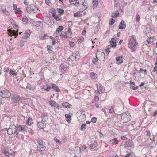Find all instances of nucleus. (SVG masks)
I'll use <instances>...</instances> for the list:
<instances>
[{
  "instance_id": "obj_57",
  "label": "nucleus",
  "mask_w": 157,
  "mask_h": 157,
  "mask_svg": "<svg viewBox=\"0 0 157 157\" xmlns=\"http://www.w3.org/2000/svg\"><path fill=\"white\" fill-rule=\"evenodd\" d=\"M69 1L70 3L71 4L75 5L76 2V1H75V0H69Z\"/></svg>"
},
{
  "instance_id": "obj_42",
  "label": "nucleus",
  "mask_w": 157,
  "mask_h": 157,
  "mask_svg": "<svg viewBox=\"0 0 157 157\" xmlns=\"http://www.w3.org/2000/svg\"><path fill=\"white\" fill-rule=\"evenodd\" d=\"M119 12H118V11H117L115 12L114 13H113L111 15V16L113 17H116L119 15Z\"/></svg>"
},
{
  "instance_id": "obj_17",
  "label": "nucleus",
  "mask_w": 157,
  "mask_h": 157,
  "mask_svg": "<svg viewBox=\"0 0 157 157\" xmlns=\"http://www.w3.org/2000/svg\"><path fill=\"white\" fill-rule=\"evenodd\" d=\"M52 87L51 88L53 90H54L55 91L57 92H60V89L57 86H56V85L54 84H52Z\"/></svg>"
},
{
  "instance_id": "obj_51",
  "label": "nucleus",
  "mask_w": 157,
  "mask_h": 157,
  "mask_svg": "<svg viewBox=\"0 0 157 157\" xmlns=\"http://www.w3.org/2000/svg\"><path fill=\"white\" fill-rule=\"evenodd\" d=\"M22 21L24 22L25 24L28 22V20L27 18L26 17H25L23 18Z\"/></svg>"
},
{
  "instance_id": "obj_58",
  "label": "nucleus",
  "mask_w": 157,
  "mask_h": 157,
  "mask_svg": "<svg viewBox=\"0 0 157 157\" xmlns=\"http://www.w3.org/2000/svg\"><path fill=\"white\" fill-rule=\"evenodd\" d=\"M97 121V118L96 117H94L92 118L91 119V122L93 123H95Z\"/></svg>"
},
{
  "instance_id": "obj_63",
  "label": "nucleus",
  "mask_w": 157,
  "mask_h": 157,
  "mask_svg": "<svg viewBox=\"0 0 157 157\" xmlns=\"http://www.w3.org/2000/svg\"><path fill=\"white\" fill-rule=\"evenodd\" d=\"M67 33L71 35L72 34V32L71 29H70V28H69V29L67 30Z\"/></svg>"
},
{
  "instance_id": "obj_7",
  "label": "nucleus",
  "mask_w": 157,
  "mask_h": 157,
  "mask_svg": "<svg viewBox=\"0 0 157 157\" xmlns=\"http://www.w3.org/2000/svg\"><path fill=\"white\" fill-rule=\"evenodd\" d=\"M49 103L51 106L57 108L58 109H60L62 108L61 105H58L56 102L52 100L50 101Z\"/></svg>"
},
{
  "instance_id": "obj_50",
  "label": "nucleus",
  "mask_w": 157,
  "mask_h": 157,
  "mask_svg": "<svg viewBox=\"0 0 157 157\" xmlns=\"http://www.w3.org/2000/svg\"><path fill=\"white\" fill-rule=\"evenodd\" d=\"M99 29V26L97 25L95 27L94 33L96 34L98 32Z\"/></svg>"
},
{
  "instance_id": "obj_8",
  "label": "nucleus",
  "mask_w": 157,
  "mask_h": 157,
  "mask_svg": "<svg viewBox=\"0 0 157 157\" xmlns=\"http://www.w3.org/2000/svg\"><path fill=\"white\" fill-rule=\"evenodd\" d=\"M7 31L8 35L10 36H17L18 35V32H17L15 30H12L10 29H9ZM17 37V36H15L14 38H16Z\"/></svg>"
},
{
  "instance_id": "obj_34",
  "label": "nucleus",
  "mask_w": 157,
  "mask_h": 157,
  "mask_svg": "<svg viewBox=\"0 0 157 157\" xmlns=\"http://www.w3.org/2000/svg\"><path fill=\"white\" fill-rule=\"evenodd\" d=\"M110 142L111 144H114L117 143L118 140L116 138H115L113 140H110Z\"/></svg>"
},
{
  "instance_id": "obj_1",
  "label": "nucleus",
  "mask_w": 157,
  "mask_h": 157,
  "mask_svg": "<svg viewBox=\"0 0 157 157\" xmlns=\"http://www.w3.org/2000/svg\"><path fill=\"white\" fill-rule=\"evenodd\" d=\"M136 37L135 35H132L130 37L129 40L128 41V47L134 51L135 47L137 44V42L136 40Z\"/></svg>"
},
{
  "instance_id": "obj_23",
  "label": "nucleus",
  "mask_w": 157,
  "mask_h": 157,
  "mask_svg": "<svg viewBox=\"0 0 157 157\" xmlns=\"http://www.w3.org/2000/svg\"><path fill=\"white\" fill-rule=\"evenodd\" d=\"M48 120V117L47 114L45 113L43 115L42 121L45 122L47 121Z\"/></svg>"
},
{
  "instance_id": "obj_54",
  "label": "nucleus",
  "mask_w": 157,
  "mask_h": 157,
  "mask_svg": "<svg viewBox=\"0 0 157 157\" xmlns=\"http://www.w3.org/2000/svg\"><path fill=\"white\" fill-rule=\"evenodd\" d=\"M140 19V16L138 14L136 15V21L137 22H139Z\"/></svg>"
},
{
  "instance_id": "obj_49",
  "label": "nucleus",
  "mask_w": 157,
  "mask_h": 157,
  "mask_svg": "<svg viewBox=\"0 0 157 157\" xmlns=\"http://www.w3.org/2000/svg\"><path fill=\"white\" fill-rule=\"evenodd\" d=\"M61 35L64 38H67V35L66 33L65 32H62L61 33Z\"/></svg>"
},
{
  "instance_id": "obj_28",
  "label": "nucleus",
  "mask_w": 157,
  "mask_h": 157,
  "mask_svg": "<svg viewBox=\"0 0 157 157\" xmlns=\"http://www.w3.org/2000/svg\"><path fill=\"white\" fill-rule=\"evenodd\" d=\"M64 28L62 26H60L56 30L55 33H54V35L56 34H57V33H59L62 30H63Z\"/></svg>"
},
{
  "instance_id": "obj_30",
  "label": "nucleus",
  "mask_w": 157,
  "mask_h": 157,
  "mask_svg": "<svg viewBox=\"0 0 157 157\" xmlns=\"http://www.w3.org/2000/svg\"><path fill=\"white\" fill-rule=\"evenodd\" d=\"M42 88L44 89L45 91L48 92L51 89V87L47 86H43Z\"/></svg>"
},
{
  "instance_id": "obj_31",
  "label": "nucleus",
  "mask_w": 157,
  "mask_h": 157,
  "mask_svg": "<svg viewBox=\"0 0 157 157\" xmlns=\"http://www.w3.org/2000/svg\"><path fill=\"white\" fill-rule=\"evenodd\" d=\"M106 109L109 110V113H115L114 110L112 106L110 107H108V108H106Z\"/></svg>"
},
{
  "instance_id": "obj_18",
  "label": "nucleus",
  "mask_w": 157,
  "mask_h": 157,
  "mask_svg": "<svg viewBox=\"0 0 157 157\" xmlns=\"http://www.w3.org/2000/svg\"><path fill=\"white\" fill-rule=\"evenodd\" d=\"M0 11L7 16H9L10 15L9 12L6 10V8L3 9L2 7H0Z\"/></svg>"
},
{
  "instance_id": "obj_13",
  "label": "nucleus",
  "mask_w": 157,
  "mask_h": 157,
  "mask_svg": "<svg viewBox=\"0 0 157 157\" xmlns=\"http://www.w3.org/2000/svg\"><path fill=\"white\" fill-rule=\"evenodd\" d=\"M11 98L13 99V101L15 103L18 102L21 99L20 97L18 95L11 96Z\"/></svg>"
},
{
  "instance_id": "obj_32",
  "label": "nucleus",
  "mask_w": 157,
  "mask_h": 157,
  "mask_svg": "<svg viewBox=\"0 0 157 157\" xmlns=\"http://www.w3.org/2000/svg\"><path fill=\"white\" fill-rule=\"evenodd\" d=\"M32 23L33 25L35 26H40L41 24V22L40 21H33Z\"/></svg>"
},
{
  "instance_id": "obj_15",
  "label": "nucleus",
  "mask_w": 157,
  "mask_h": 157,
  "mask_svg": "<svg viewBox=\"0 0 157 157\" xmlns=\"http://www.w3.org/2000/svg\"><path fill=\"white\" fill-rule=\"evenodd\" d=\"M37 147L38 150L42 151H44L46 149L45 146H44L43 144L38 145Z\"/></svg>"
},
{
  "instance_id": "obj_46",
  "label": "nucleus",
  "mask_w": 157,
  "mask_h": 157,
  "mask_svg": "<svg viewBox=\"0 0 157 157\" xmlns=\"http://www.w3.org/2000/svg\"><path fill=\"white\" fill-rule=\"evenodd\" d=\"M90 76L93 79H95L96 78V74L95 73L91 72L90 73Z\"/></svg>"
},
{
  "instance_id": "obj_4",
  "label": "nucleus",
  "mask_w": 157,
  "mask_h": 157,
  "mask_svg": "<svg viewBox=\"0 0 157 157\" xmlns=\"http://www.w3.org/2000/svg\"><path fill=\"white\" fill-rule=\"evenodd\" d=\"M78 119L79 122H82L86 119L85 112L84 111H81L77 113Z\"/></svg>"
},
{
  "instance_id": "obj_3",
  "label": "nucleus",
  "mask_w": 157,
  "mask_h": 157,
  "mask_svg": "<svg viewBox=\"0 0 157 157\" xmlns=\"http://www.w3.org/2000/svg\"><path fill=\"white\" fill-rule=\"evenodd\" d=\"M11 96V93L7 89H2L0 90V96L4 98L9 97Z\"/></svg>"
},
{
  "instance_id": "obj_9",
  "label": "nucleus",
  "mask_w": 157,
  "mask_h": 157,
  "mask_svg": "<svg viewBox=\"0 0 157 157\" xmlns=\"http://www.w3.org/2000/svg\"><path fill=\"white\" fill-rule=\"evenodd\" d=\"M13 128L11 129V130L8 132V134L9 135H11L13 133H16V135H17L18 134V132L17 131V125L16 126H13Z\"/></svg>"
},
{
  "instance_id": "obj_38",
  "label": "nucleus",
  "mask_w": 157,
  "mask_h": 157,
  "mask_svg": "<svg viewBox=\"0 0 157 157\" xmlns=\"http://www.w3.org/2000/svg\"><path fill=\"white\" fill-rule=\"evenodd\" d=\"M96 145L97 142L95 141H94L93 143L91 144L90 145V147L91 149H92L95 148L96 147Z\"/></svg>"
},
{
  "instance_id": "obj_45",
  "label": "nucleus",
  "mask_w": 157,
  "mask_h": 157,
  "mask_svg": "<svg viewBox=\"0 0 157 157\" xmlns=\"http://www.w3.org/2000/svg\"><path fill=\"white\" fill-rule=\"evenodd\" d=\"M132 152L131 151H129L126 154L125 157H131Z\"/></svg>"
},
{
  "instance_id": "obj_5",
  "label": "nucleus",
  "mask_w": 157,
  "mask_h": 157,
  "mask_svg": "<svg viewBox=\"0 0 157 157\" xmlns=\"http://www.w3.org/2000/svg\"><path fill=\"white\" fill-rule=\"evenodd\" d=\"M131 116L128 112L123 113L121 116V119L124 122H127L130 120Z\"/></svg>"
},
{
  "instance_id": "obj_2",
  "label": "nucleus",
  "mask_w": 157,
  "mask_h": 157,
  "mask_svg": "<svg viewBox=\"0 0 157 157\" xmlns=\"http://www.w3.org/2000/svg\"><path fill=\"white\" fill-rule=\"evenodd\" d=\"M26 10L29 13H40V11L33 4L29 5L26 7Z\"/></svg>"
},
{
  "instance_id": "obj_56",
  "label": "nucleus",
  "mask_w": 157,
  "mask_h": 157,
  "mask_svg": "<svg viewBox=\"0 0 157 157\" xmlns=\"http://www.w3.org/2000/svg\"><path fill=\"white\" fill-rule=\"evenodd\" d=\"M115 21V20L113 18L110 19V23H109V25H112L114 23Z\"/></svg>"
},
{
  "instance_id": "obj_48",
  "label": "nucleus",
  "mask_w": 157,
  "mask_h": 157,
  "mask_svg": "<svg viewBox=\"0 0 157 157\" xmlns=\"http://www.w3.org/2000/svg\"><path fill=\"white\" fill-rule=\"evenodd\" d=\"M15 13L16 14H17L18 13L21 14L22 13V12L21 10H20V9L18 8L17 9V10H15Z\"/></svg>"
},
{
  "instance_id": "obj_53",
  "label": "nucleus",
  "mask_w": 157,
  "mask_h": 157,
  "mask_svg": "<svg viewBox=\"0 0 157 157\" xmlns=\"http://www.w3.org/2000/svg\"><path fill=\"white\" fill-rule=\"evenodd\" d=\"M93 6H96L98 5V1L97 0H94L93 1Z\"/></svg>"
},
{
  "instance_id": "obj_14",
  "label": "nucleus",
  "mask_w": 157,
  "mask_h": 157,
  "mask_svg": "<svg viewBox=\"0 0 157 157\" xmlns=\"http://www.w3.org/2000/svg\"><path fill=\"white\" fill-rule=\"evenodd\" d=\"M30 33L29 30H26L25 32V35L23 36L22 37L26 39L27 38L30 37Z\"/></svg>"
},
{
  "instance_id": "obj_19",
  "label": "nucleus",
  "mask_w": 157,
  "mask_h": 157,
  "mask_svg": "<svg viewBox=\"0 0 157 157\" xmlns=\"http://www.w3.org/2000/svg\"><path fill=\"white\" fill-rule=\"evenodd\" d=\"M116 59L117 61V63L118 64L121 63L123 61L122 57L121 56L116 57Z\"/></svg>"
},
{
  "instance_id": "obj_12",
  "label": "nucleus",
  "mask_w": 157,
  "mask_h": 157,
  "mask_svg": "<svg viewBox=\"0 0 157 157\" xmlns=\"http://www.w3.org/2000/svg\"><path fill=\"white\" fill-rule=\"evenodd\" d=\"M96 86L97 87V90L95 91V93L98 92L99 94L101 93L103 87L102 85L101 84H96Z\"/></svg>"
},
{
  "instance_id": "obj_29",
  "label": "nucleus",
  "mask_w": 157,
  "mask_h": 157,
  "mask_svg": "<svg viewBox=\"0 0 157 157\" xmlns=\"http://www.w3.org/2000/svg\"><path fill=\"white\" fill-rule=\"evenodd\" d=\"M62 106L63 107L69 108L71 105L68 102H65L62 104Z\"/></svg>"
},
{
  "instance_id": "obj_27",
  "label": "nucleus",
  "mask_w": 157,
  "mask_h": 157,
  "mask_svg": "<svg viewBox=\"0 0 157 157\" xmlns=\"http://www.w3.org/2000/svg\"><path fill=\"white\" fill-rule=\"evenodd\" d=\"M78 57L76 56L75 54H73L70 57V59H71L72 60H76L77 58H79V56H77Z\"/></svg>"
},
{
  "instance_id": "obj_60",
  "label": "nucleus",
  "mask_w": 157,
  "mask_h": 157,
  "mask_svg": "<svg viewBox=\"0 0 157 157\" xmlns=\"http://www.w3.org/2000/svg\"><path fill=\"white\" fill-rule=\"evenodd\" d=\"M4 153L6 157H9V156L10 154L7 151H5Z\"/></svg>"
},
{
  "instance_id": "obj_64",
  "label": "nucleus",
  "mask_w": 157,
  "mask_h": 157,
  "mask_svg": "<svg viewBox=\"0 0 157 157\" xmlns=\"http://www.w3.org/2000/svg\"><path fill=\"white\" fill-rule=\"evenodd\" d=\"M155 65H156L154 68L153 70L154 72H157V62L156 63Z\"/></svg>"
},
{
  "instance_id": "obj_41",
  "label": "nucleus",
  "mask_w": 157,
  "mask_h": 157,
  "mask_svg": "<svg viewBox=\"0 0 157 157\" xmlns=\"http://www.w3.org/2000/svg\"><path fill=\"white\" fill-rule=\"evenodd\" d=\"M36 141L38 144V145L43 144V140L41 139L40 138H38L36 140Z\"/></svg>"
},
{
  "instance_id": "obj_61",
  "label": "nucleus",
  "mask_w": 157,
  "mask_h": 157,
  "mask_svg": "<svg viewBox=\"0 0 157 157\" xmlns=\"http://www.w3.org/2000/svg\"><path fill=\"white\" fill-rule=\"evenodd\" d=\"M84 40V38L82 37H81L79 38L78 40V41L79 42L81 43Z\"/></svg>"
},
{
  "instance_id": "obj_22",
  "label": "nucleus",
  "mask_w": 157,
  "mask_h": 157,
  "mask_svg": "<svg viewBox=\"0 0 157 157\" xmlns=\"http://www.w3.org/2000/svg\"><path fill=\"white\" fill-rule=\"evenodd\" d=\"M26 42V39L22 37L20 42V46L21 47H22L24 46L25 43Z\"/></svg>"
},
{
  "instance_id": "obj_36",
  "label": "nucleus",
  "mask_w": 157,
  "mask_h": 157,
  "mask_svg": "<svg viewBox=\"0 0 157 157\" xmlns=\"http://www.w3.org/2000/svg\"><path fill=\"white\" fill-rule=\"evenodd\" d=\"M82 15L80 13V11H78L74 14V17H81L82 16Z\"/></svg>"
},
{
  "instance_id": "obj_39",
  "label": "nucleus",
  "mask_w": 157,
  "mask_h": 157,
  "mask_svg": "<svg viewBox=\"0 0 157 157\" xmlns=\"http://www.w3.org/2000/svg\"><path fill=\"white\" fill-rule=\"evenodd\" d=\"M50 12L52 14V16L55 14H56V11L55 9L52 8L50 10Z\"/></svg>"
},
{
  "instance_id": "obj_26",
  "label": "nucleus",
  "mask_w": 157,
  "mask_h": 157,
  "mask_svg": "<svg viewBox=\"0 0 157 157\" xmlns=\"http://www.w3.org/2000/svg\"><path fill=\"white\" fill-rule=\"evenodd\" d=\"M9 74L10 76H11L12 75L16 76L17 75V72L12 69H10L9 71Z\"/></svg>"
},
{
  "instance_id": "obj_21",
  "label": "nucleus",
  "mask_w": 157,
  "mask_h": 157,
  "mask_svg": "<svg viewBox=\"0 0 157 157\" xmlns=\"http://www.w3.org/2000/svg\"><path fill=\"white\" fill-rule=\"evenodd\" d=\"M26 88L29 90L33 91L36 89V86H34L31 85L30 84H28L27 85Z\"/></svg>"
},
{
  "instance_id": "obj_6",
  "label": "nucleus",
  "mask_w": 157,
  "mask_h": 157,
  "mask_svg": "<svg viewBox=\"0 0 157 157\" xmlns=\"http://www.w3.org/2000/svg\"><path fill=\"white\" fill-rule=\"evenodd\" d=\"M17 127L18 131L22 132L24 133L27 131V127L26 125H21L17 124Z\"/></svg>"
},
{
  "instance_id": "obj_52",
  "label": "nucleus",
  "mask_w": 157,
  "mask_h": 157,
  "mask_svg": "<svg viewBox=\"0 0 157 157\" xmlns=\"http://www.w3.org/2000/svg\"><path fill=\"white\" fill-rule=\"evenodd\" d=\"M49 37V36L47 34H44L43 37H41V39L42 40L48 39Z\"/></svg>"
},
{
  "instance_id": "obj_47",
  "label": "nucleus",
  "mask_w": 157,
  "mask_h": 157,
  "mask_svg": "<svg viewBox=\"0 0 157 157\" xmlns=\"http://www.w3.org/2000/svg\"><path fill=\"white\" fill-rule=\"evenodd\" d=\"M49 20V19L48 17H44L43 21L45 23H47V22H48Z\"/></svg>"
},
{
  "instance_id": "obj_10",
  "label": "nucleus",
  "mask_w": 157,
  "mask_h": 157,
  "mask_svg": "<svg viewBox=\"0 0 157 157\" xmlns=\"http://www.w3.org/2000/svg\"><path fill=\"white\" fill-rule=\"evenodd\" d=\"M37 125L39 128L42 129L46 127V124L44 122L40 121L37 123Z\"/></svg>"
},
{
  "instance_id": "obj_55",
  "label": "nucleus",
  "mask_w": 157,
  "mask_h": 157,
  "mask_svg": "<svg viewBox=\"0 0 157 157\" xmlns=\"http://www.w3.org/2000/svg\"><path fill=\"white\" fill-rule=\"evenodd\" d=\"M14 126L15 125H10L9 126V129L8 130V132H10V131L11 130V129H12L13 128V126Z\"/></svg>"
},
{
  "instance_id": "obj_20",
  "label": "nucleus",
  "mask_w": 157,
  "mask_h": 157,
  "mask_svg": "<svg viewBox=\"0 0 157 157\" xmlns=\"http://www.w3.org/2000/svg\"><path fill=\"white\" fill-rule=\"evenodd\" d=\"M52 16L57 21H59L62 18L61 15L59 14L57 15L56 14H55L54 15H53Z\"/></svg>"
},
{
  "instance_id": "obj_33",
  "label": "nucleus",
  "mask_w": 157,
  "mask_h": 157,
  "mask_svg": "<svg viewBox=\"0 0 157 157\" xmlns=\"http://www.w3.org/2000/svg\"><path fill=\"white\" fill-rule=\"evenodd\" d=\"M32 123H33L32 119L31 118L29 117L28 118V119L27 121L26 124H27L28 125L30 126L32 124Z\"/></svg>"
},
{
  "instance_id": "obj_62",
  "label": "nucleus",
  "mask_w": 157,
  "mask_h": 157,
  "mask_svg": "<svg viewBox=\"0 0 157 157\" xmlns=\"http://www.w3.org/2000/svg\"><path fill=\"white\" fill-rule=\"evenodd\" d=\"M94 100V101L96 102L98 101L99 100V97L98 96H96Z\"/></svg>"
},
{
  "instance_id": "obj_25",
  "label": "nucleus",
  "mask_w": 157,
  "mask_h": 157,
  "mask_svg": "<svg viewBox=\"0 0 157 157\" xmlns=\"http://www.w3.org/2000/svg\"><path fill=\"white\" fill-rule=\"evenodd\" d=\"M110 44L112 47H115L116 45V40L114 38H113L111 39Z\"/></svg>"
},
{
  "instance_id": "obj_16",
  "label": "nucleus",
  "mask_w": 157,
  "mask_h": 157,
  "mask_svg": "<svg viewBox=\"0 0 157 157\" xmlns=\"http://www.w3.org/2000/svg\"><path fill=\"white\" fill-rule=\"evenodd\" d=\"M119 28L120 29H125L126 27V24L125 21L123 20L119 24Z\"/></svg>"
},
{
  "instance_id": "obj_40",
  "label": "nucleus",
  "mask_w": 157,
  "mask_h": 157,
  "mask_svg": "<svg viewBox=\"0 0 157 157\" xmlns=\"http://www.w3.org/2000/svg\"><path fill=\"white\" fill-rule=\"evenodd\" d=\"M47 50L49 53H51L52 52V46L49 45L47 46Z\"/></svg>"
},
{
  "instance_id": "obj_37",
  "label": "nucleus",
  "mask_w": 157,
  "mask_h": 157,
  "mask_svg": "<svg viewBox=\"0 0 157 157\" xmlns=\"http://www.w3.org/2000/svg\"><path fill=\"white\" fill-rule=\"evenodd\" d=\"M57 10L59 14V15H60L63 14L64 12V11L63 9L61 8H57Z\"/></svg>"
},
{
  "instance_id": "obj_43",
  "label": "nucleus",
  "mask_w": 157,
  "mask_h": 157,
  "mask_svg": "<svg viewBox=\"0 0 157 157\" xmlns=\"http://www.w3.org/2000/svg\"><path fill=\"white\" fill-rule=\"evenodd\" d=\"M98 55V53L96 54V58H94L92 62L94 64H96L97 63V61H98V59L97 57V56Z\"/></svg>"
},
{
  "instance_id": "obj_35",
  "label": "nucleus",
  "mask_w": 157,
  "mask_h": 157,
  "mask_svg": "<svg viewBox=\"0 0 157 157\" xmlns=\"http://www.w3.org/2000/svg\"><path fill=\"white\" fill-rule=\"evenodd\" d=\"M65 116L66 117V120L68 122L71 121V117L70 115L66 114L65 115Z\"/></svg>"
},
{
  "instance_id": "obj_44",
  "label": "nucleus",
  "mask_w": 157,
  "mask_h": 157,
  "mask_svg": "<svg viewBox=\"0 0 157 157\" xmlns=\"http://www.w3.org/2000/svg\"><path fill=\"white\" fill-rule=\"evenodd\" d=\"M86 124H83L81 127V130L82 131H84L86 128Z\"/></svg>"
},
{
  "instance_id": "obj_24",
  "label": "nucleus",
  "mask_w": 157,
  "mask_h": 157,
  "mask_svg": "<svg viewBox=\"0 0 157 157\" xmlns=\"http://www.w3.org/2000/svg\"><path fill=\"white\" fill-rule=\"evenodd\" d=\"M154 40L155 38L154 37H151L148 38L147 40V41L148 42V43L151 44H154V43H153Z\"/></svg>"
},
{
  "instance_id": "obj_59",
  "label": "nucleus",
  "mask_w": 157,
  "mask_h": 157,
  "mask_svg": "<svg viewBox=\"0 0 157 157\" xmlns=\"http://www.w3.org/2000/svg\"><path fill=\"white\" fill-rule=\"evenodd\" d=\"M28 131L31 134H33L34 133L33 130L31 128L28 129Z\"/></svg>"
},
{
  "instance_id": "obj_11",
  "label": "nucleus",
  "mask_w": 157,
  "mask_h": 157,
  "mask_svg": "<svg viewBox=\"0 0 157 157\" xmlns=\"http://www.w3.org/2000/svg\"><path fill=\"white\" fill-rule=\"evenodd\" d=\"M59 68L60 69L62 72L63 73H64V72H66L68 68V67H67L66 65L63 64H61L59 67Z\"/></svg>"
}]
</instances>
